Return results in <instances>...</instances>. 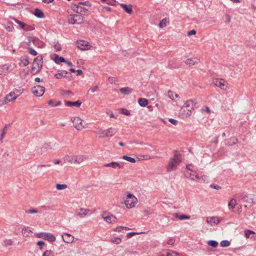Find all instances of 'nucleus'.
Segmentation results:
<instances>
[{"label": "nucleus", "instance_id": "e2e57ef3", "mask_svg": "<svg viewBox=\"0 0 256 256\" xmlns=\"http://www.w3.org/2000/svg\"><path fill=\"white\" fill-rule=\"evenodd\" d=\"M138 233L134 232H130L126 234V237L128 238H130L131 237L133 236H134L136 235Z\"/></svg>", "mask_w": 256, "mask_h": 256}, {"label": "nucleus", "instance_id": "8fccbe9b", "mask_svg": "<svg viewBox=\"0 0 256 256\" xmlns=\"http://www.w3.org/2000/svg\"><path fill=\"white\" fill-rule=\"evenodd\" d=\"M25 212L28 214H37L38 213V210L36 209L31 208L26 210Z\"/></svg>", "mask_w": 256, "mask_h": 256}, {"label": "nucleus", "instance_id": "5fc2aeb1", "mask_svg": "<svg viewBox=\"0 0 256 256\" xmlns=\"http://www.w3.org/2000/svg\"><path fill=\"white\" fill-rule=\"evenodd\" d=\"M28 52L32 55L34 56H36L38 54L37 52L31 48H28Z\"/></svg>", "mask_w": 256, "mask_h": 256}, {"label": "nucleus", "instance_id": "bf43d9fd", "mask_svg": "<svg viewBox=\"0 0 256 256\" xmlns=\"http://www.w3.org/2000/svg\"><path fill=\"white\" fill-rule=\"evenodd\" d=\"M62 95H69L70 94H73L72 92L70 90H62Z\"/></svg>", "mask_w": 256, "mask_h": 256}, {"label": "nucleus", "instance_id": "2eb2a0df", "mask_svg": "<svg viewBox=\"0 0 256 256\" xmlns=\"http://www.w3.org/2000/svg\"><path fill=\"white\" fill-rule=\"evenodd\" d=\"M206 222L208 224L212 226L217 224L220 222V220H218V218L212 216L210 218H206Z\"/></svg>", "mask_w": 256, "mask_h": 256}, {"label": "nucleus", "instance_id": "69168bd1", "mask_svg": "<svg viewBox=\"0 0 256 256\" xmlns=\"http://www.w3.org/2000/svg\"><path fill=\"white\" fill-rule=\"evenodd\" d=\"M23 30H25L26 31L32 30H34V28L31 26H26V27H24V29H23Z\"/></svg>", "mask_w": 256, "mask_h": 256}, {"label": "nucleus", "instance_id": "f257e3e1", "mask_svg": "<svg viewBox=\"0 0 256 256\" xmlns=\"http://www.w3.org/2000/svg\"><path fill=\"white\" fill-rule=\"evenodd\" d=\"M181 162V155L176 152L172 158H171L168 163L166 170L168 172L175 170Z\"/></svg>", "mask_w": 256, "mask_h": 256}, {"label": "nucleus", "instance_id": "4468645a", "mask_svg": "<svg viewBox=\"0 0 256 256\" xmlns=\"http://www.w3.org/2000/svg\"><path fill=\"white\" fill-rule=\"evenodd\" d=\"M90 212V210L87 208H80L78 210H76V214L80 218H84Z\"/></svg>", "mask_w": 256, "mask_h": 256}, {"label": "nucleus", "instance_id": "a18cd8bd", "mask_svg": "<svg viewBox=\"0 0 256 256\" xmlns=\"http://www.w3.org/2000/svg\"><path fill=\"white\" fill-rule=\"evenodd\" d=\"M122 159L128 161L132 163L136 162V160L134 158L128 156H122Z\"/></svg>", "mask_w": 256, "mask_h": 256}, {"label": "nucleus", "instance_id": "864d4df0", "mask_svg": "<svg viewBox=\"0 0 256 256\" xmlns=\"http://www.w3.org/2000/svg\"><path fill=\"white\" fill-rule=\"evenodd\" d=\"M12 244V242L11 240H6L3 242V246H11Z\"/></svg>", "mask_w": 256, "mask_h": 256}, {"label": "nucleus", "instance_id": "393cba45", "mask_svg": "<svg viewBox=\"0 0 256 256\" xmlns=\"http://www.w3.org/2000/svg\"><path fill=\"white\" fill-rule=\"evenodd\" d=\"M8 124L6 125L4 127V128L1 130V133H0V144L3 143V142H4L3 140L5 136V134L7 132V130H8L7 128H8Z\"/></svg>", "mask_w": 256, "mask_h": 256}, {"label": "nucleus", "instance_id": "09e8293b", "mask_svg": "<svg viewBox=\"0 0 256 256\" xmlns=\"http://www.w3.org/2000/svg\"><path fill=\"white\" fill-rule=\"evenodd\" d=\"M110 241L113 243H115L116 244H119L121 242L122 240L118 237H114V238H112Z\"/></svg>", "mask_w": 256, "mask_h": 256}, {"label": "nucleus", "instance_id": "a878e982", "mask_svg": "<svg viewBox=\"0 0 256 256\" xmlns=\"http://www.w3.org/2000/svg\"><path fill=\"white\" fill-rule=\"evenodd\" d=\"M53 59L56 63L58 64L60 62H64L66 60L62 56H59L58 54H54V55Z\"/></svg>", "mask_w": 256, "mask_h": 256}, {"label": "nucleus", "instance_id": "6ab92c4d", "mask_svg": "<svg viewBox=\"0 0 256 256\" xmlns=\"http://www.w3.org/2000/svg\"><path fill=\"white\" fill-rule=\"evenodd\" d=\"M104 166L110 167L113 168H122V166H120V164L119 163H118L117 162H112L110 163L104 164Z\"/></svg>", "mask_w": 256, "mask_h": 256}, {"label": "nucleus", "instance_id": "0e129e2a", "mask_svg": "<svg viewBox=\"0 0 256 256\" xmlns=\"http://www.w3.org/2000/svg\"><path fill=\"white\" fill-rule=\"evenodd\" d=\"M54 48L57 52L60 51L61 50V47L58 44H54Z\"/></svg>", "mask_w": 256, "mask_h": 256}, {"label": "nucleus", "instance_id": "72a5a7b5", "mask_svg": "<svg viewBox=\"0 0 256 256\" xmlns=\"http://www.w3.org/2000/svg\"><path fill=\"white\" fill-rule=\"evenodd\" d=\"M238 138L235 137H232L228 140L226 144L228 146H232L237 143Z\"/></svg>", "mask_w": 256, "mask_h": 256}, {"label": "nucleus", "instance_id": "7c9ffc66", "mask_svg": "<svg viewBox=\"0 0 256 256\" xmlns=\"http://www.w3.org/2000/svg\"><path fill=\"white\" fill-rule=\"evenodd\" d=\"M162 256H178V254L174 251H163L162 252Z\"/></svg>", "mask_w": 256, "mask_h": 256}, {"label": "nucleus", "instance_id": "c9c22d12", "mask_svg": "<svg viewBox=\"0 0 256 256\" xmlns=\"http://www.w3.org/2000/svg\"><path fill=\"white\" fill-rule=\"evenodd\" d=\"M138 102L141 106H146L148 104V100L144 98H140L138 100Z\"/></svg>", "mask_w": 256, "mask_h": 256}, {"label": "nucleus", "instance_id": "f8f14e48", "mask_svg": "<svg viewBox=\"0 0 256 256\" xmlns=\"http://www.w3.org/2000/svg\"><path fill=\"white\" fill-rule=\"evenodd\" d=\"M63 240L68 244L72 243L74 240V236L68 233H64L62 235Z\"/></svg>", "mask_w": 256, "mask_h": 256}, {"label": "nucleus", "instance_id": "5701e85b", "mask_svg": "<svg viewBox=\"0 0 256 256\" xmlns=\"http://www.w3.org/2000/svg\"><path fill=\"white\" fill-rule=\"evenodd\" d=\"M65 104L66 106H74L76 107H80L82 104V102L80 100H77L74 102L70 101H65Z\"/></svg>", "mask_w": 256, "mask_h": 256}, {"label": "nucleus", "instance_id": "39448f33", "mask_svg": "<svg viewBox=\"0 0 256 256\" xmlns=\"http://www.w3.org/2000/svg\"><path fill=\"white\" fill-rule=\"evenodd\" d=\"M102 218L108 223H115L117 222L116 218L108 212H104L101 214Z\"/></svg>", "mask_w": 256, "mask_h": 256}, {"label": "nucleus", "instance_id": "412c9836", "mask_svg": "<svg viewBox=\"0 0 256 256\" xmlns=\"http://www.w3.org/2000/svg\"><path fill=\"white\" fill-rule=\"evenodd\" d=\"M44 240H47L50 242H54L56 240V238L54 235L50 233L45 232L44 236Z\"/></svg>", "mask_w": 256, "mask_h": 256}, {"label": "nucleus", "instance_id": "603ef678", "mask_svg": "<svg viewBox=\"0 0 256 256\" xmlns=\"http://www.w3.org/2000/svg\"><path fill=\"white\" fill-rule=\"evenodd\" d=\"M15 22L18 24L20 28L22 29H24V27H26V24L23 22L18 20L17 19H14Z\"/></svg>", "mask_w": 256, "mask_h": 256}, {"label": "nucleus", "instance_id": "de8ad7c7", "mask_svg": "<svg viewBox=\"0 0 256 256\" xmlns=\"http://www.w3.org/2000/svg\"><path fill=\"white\" fill-rule=\"evenodd\" d=\"M68 187V186L66 184H56V188L58 190H62Z\"/></svg>", "mask_w": 256, "mask_h": 256}, {"label": "nucleus", "instance_id": "c03bdc74", "mask_svg": "<svg viewBox=\"0 0 256 256\" xmlns=\"http://www.w3.org/2000/svg\"><path fill=\"white\" fill-rule=\"evenodd\" d=\"M208 244L213 248H216L218 246V242L214 240H210L208 241Z\"/></svg>", "mask_w": 256, "mask_h": 256}, {"label": "nucleus", "instance_id": "f3484780", "mask_svg": "<svg viewBox=\"0 0 256 256\" xmlns=\"http://www.w3.org/2000/svg\"><path fill=\"white\" fill-rule=\"evenodd\" d=\"M199 62V60L196 58H190L185 61V64L190 66L197 64Z\"/></svg>", "mask_w": 256, "mask_h": 256}, {"label": "nucleus", "instance_id": "338daca9", "mask_svg": "<svg viewBox=\"0 0 256 256\" xmlns=\"http://www.w3.org/2000/svg\"><path fill=\"white\" fill-rule=\"evenodd\" d=\"M44 234H45V232H40V233H38L36 234V236L38 238H44Z\"/></svg>", "mask_w": 256, "mask_h": 256}, {"label": "nucleus", "instance_id": "13d9d810", "mask_svg": "<svg viewBox=\"0 0 256 256\" xmlns=\"http://www.w3.org/2000/svg\"><path fill=\"white\" fill-rule=\"evenodd\" d=\"M122 113L123 114L126 115V116H130V113L128 110L126 108H122Z\"/></svg>", "mask_w": 256, "mask_h": 256}, {"label": "nucleus", "instance_id": "6e6552de", "mask_svg": "<svg viewBox=\"0 0 256 256\" xmlns=\"http://www.w3.org/2000/svg\"><path fill=\"white\" fill-rule=\"evenodd\" d=\"M74 126L78 130H80L84 128L82 124V120L78 117H75L72 120Z\"/></svg>", "mask_w": 256, "mask_h": 256}, {"label": "nucleus", "instance_id": "6e6d98bb", "mask_svg": "<svg viewBox=\"0 0 256 256\" xmlns=\"http://www.w3.org/2000/svg\"><path fill=\"white\" fill-rule=\"evenodd\" d=\"M42 256H54L53 252L50 250H46L44 252Z\"/></svg>", "mask_w": 256, "mask_h": 256}, {"label": "nucleus", "instance_id": "dca6fc26", "mask_svg": "<svg viewBox=\"0 0 256 256\" xmlns=\"http://www.w3.org/2000/svg\"><path fill=\"white\" fill-rule=\"evenodd\" d=\"M196 104L194 102V101L192 100H187L182 106L186 108L188 110H190L192 112Z\"/></svg>", "mask_w": 256, "mask_h": 256}, {"label": "nucleus", "instance_id": "680f3d73", "mask_svg": "<svg viewBox=\"0 0 256 256\" xmlns=\"http://www.w3.org/2000/svg\"><path fill=\"white\" fill-rule=\"evenodd\" d=\"M8 102H9L6 100V98L4 97L3 99L0 100V106H4Z\"/></svg>", "mask_w": 256, "mask_h": 256}, {"label": "nucleus", "instance_id": "f704fd0d", "mask_svg": "<svg viewBox=\"0 0 256 256\" xmlns=\"http://www.w3.org/2000/svg\"><path fill=\"white\" fill-rule=\"evenodd\" d=\"M32 232V230L28 227H24L22 230V234L24 236H28Z\"/></svg>", "mask_w": 256, "mask_h": 256}, {"label": "nucleus", "instance_id": "cd10ccee", "mask_svg": "<svg viewBox=\"0 0 256 256\" xmlns=\"http://www.w3.org/2000/svg\"><path fill=\"white\" fill-rule=\"evenodd\" d=\"M28 40V42H27L28 46H30L31 42H32L34 45H36L40 42L39 40L35 37H29Z\"/></svg>", "mask_w": 256, "mask_h": 256}, {"label": "nucleus", "instance_id": "b1692460", "mask_svg": "<svg viewBox=\"0 0 256 256\" xmlns=\"http://www.w3.org/2000/svg\"><path fill=\"white\" fill-rule=\"evenodd\" d=\"M106 130H104L100 128H96V130L94 131V132L98 134L99 137L101 138H106Z\"/></svg>", "mask_w": 256, "mask_h": 256}, {"label": "nucleus", "instance_id": "58836bf2", "mask_svg": "<svg viewBox=\"0 0 256 256\" xmlns=\"http://www.w3.org/2000/svg\"><path fill=\"white\" fill-rule=\"evenodd\" d=\"M44 151L47 152L51 150L52 149V146L50 143H47L44 144L42 147Z\"/></svg>", "mask_w": 256, "mask_h": 256}, {"label": "nucleus", "instance_id": "4d7b16f0", "mask_svg": "<svg viewBox=\"0 0 256 256\" xmlns=\"http://www.w3.org/2000/svg\"><path fill=\"white\" fill-rule=\"evenodd\" d=\"M98 90V87L97 86H92L88 91H90L92 92H94Z\"/></svg>", "mask_w": 256, "mask_h": 256}, {"label": "nucleus", "instance_id": "052dcab7", "mask_svg": "<svg viewBox=\"0 0 256 256\" xmlns=\"http://www.w3.org/2000/svg\"><path fill=\"white\" fill-rule=\"evenodd\" d=\"M21 61L24 66H26L29 64V61L28 58H23Z\"/></svg>", "mask_w": 256, "mask_h": 256}, {"label": "nucleus", "instance_id": "a211bd4d", "mask_svg": "<svg viewBox=\"0 0 256 256\" xmlns=\"http://www.w3.org/2000/svg\"><path fill=\"white\" fill-rule=\"evenodd\" d=\"M192 112L190 110H188L185 107L182 106L181 108L180 114L183 117H187L191 114Z\"/></svg>", "mask_w": 256, "mask_h": 256}, {"label": "nucleus", "instance_id": "f03ea898", "mask_svg": "<svg viewBox=\"0 0 256 256\" xmlns=\"http://www.w3.org/2000/svg\"><path fill=\"white\" fill-rule=\"evenodd\" d=\"M126 194V199L124 200L126 206L128 208L134 207L138 202L137 198L129 192H127Z\"/></svg>", "mask_w": 256, "mask_h": 256}, {"label": "nucleus", "instance_id": "423d86ee", "mask_svg": "<svg viewBox=\"0 0 256 256\" xmlns=\"http://www.w3.org/2000/svg\"><path fill=\"white\" fill-rule=\"evenodd\" d=\"M81 4H74L71 6L72 10L78 14L82 15L86 14L88 13V10L85 8L82 7Z\"/></svg>", "mask_w": 256, "mask_h": 256}, {"label": "nucleus", "instance_id": "1a4fd4ad", "mask_svg": "<svg viewBox=\"0 0 256 256\" xmlns=\"http://www.w3.org/2000/svg\"><path fill=\"white\" fill-rule=\"evenodd\" d=\"M180 62L177 59L174 58L169 61L168 66L170 68H177L180 66Z\"/></svg>", "mask_w": 256, "mask_h": 256}, {"label": "nucleus", "instance_id": "4be33fe9", "mask_svg": "<svg viewBox=\"0 0 256 256\" xmlns=\"http://www.w3.org/2000/svg\"><path fill=\"white\" fill-rule=\"evenodd\" d=\"M17 97L18 96H16L14 92H10L5 96L6 100L8 102L14 101Z\"/></svg>", "mask_w": 256, "mask_h": 256}, {"label": "nucleus", "instance_id": "2f4dec72", "mask_svg": "<svg viewBox=\"0 0 256 256\" xmlns=\"http://www.w3.org/2000/svg\"><path fill=\"white\" fill-rule=\"evenodd\" d=\"M34 14L38 18H43L44 16L43 12L38 8L35 9Z\"/></svg>", "mask_w": 256, "mask_h": 256}, {"label": "nucleus", "instance_id": "bb28decb", "mask_svg": "<svg viewBox=\"0 0 256 256\" xmlns=\"http://www.w3.org/2000/svg\"><path fill=\"white\" fill-rule=\"evenodd\" d=\"M68 72L66 70H60L54 75V77L58 79H61L62 77H66Z\"/></svg>", "mask_w": 256, "mask_h": 256}, {"label": "nucleus", "instance_id": "20e7f679", "mask_svg": "<svg viewBox=\"0 0 256 256\" xmlns=\"http://www.w3.org/2000/svg\"><path fill=\"white\" fill-rule=\"evenodd\" d=\"M42 58L41 56H38L34 60L33 66L32 68V71L33 74H38L42 68Z\"/></svg>", "mask_w": 256, "mask_h": 256}, {"label": "nucleus", "instance_id": "c756f323", "mask_svg": "<svg viewBox=\"0 0 256 256\" xmlns=\"http://www.w3.org/2000/svg\"><path fill=\"white\" fill-rule=\"evenodd\" d=\"M121 6L123 8V9L128 14H131L132 12V6L131 4H121Z\"/></svg>", "mask_w": 256, "mask_h": 256}, {"label": "nucleus", "instance_id": "79ce46f5", "mask_svg": "<svg viewBox=\"0 0 256 256\" xmlns=\"http://www.w3.org/2000/svg\"><path fill=\"white\" fill-rule=\"evenodd\" d=\"M68 22L70 24H76L75 14H70L68 17Z\"/></svg>", "mask_w": 256, "mask_h": 256}, {"label": "nucleus", "instance_id": "774afa93", "mask_svg": "<svg viewBox=\"0 0 256 256\" xmlns=\"http://www.w3.org/2000/svg\"><path fill=\"white\" fill-rule=\"evenodd\" d=\"M210 188L216 189V190H220V186L218 184H212L210 186Z\"/></svg>", "mask_w": 256, "mask_h": 256}, {"label": "nucleus", "instance_id": "c85d7f7f", "mask_svg": "<svg viewBox=\"0 0 256 256\" xmlns=\"http://www.w3.org/2000/svg\"><path fill=\"white\" fill-rule=\"evenodd\" d=\"M122 94L128 95L132 92V90L128 87L122 88L120 90Z\"/></svg>", "mask_w": 256, "mask_h": 256}, {"label": "nucleus", "instance_id": "7ed1b4c3", "mask_svg": "<svg viewBox=\"0 0 256 256\" xmlns=\"http://www.w3.org/2000/svg\"><path fill=\"white\" fill-rule=\"evenodd\" d=\"M212 82L214 85L222 90H227L230 88L228 83L222 78H213Z\"/></svg>", "mask_w": 256, "mask_h": 256}, {"label": "nucleus", "instance_id": "aec40b11", "mask_svg": "<svg viewBox=\"0 0 256 256\" xmlns=\"http://www.w3.org/2000/svg\"><path fill=\"white\" fill-rule=\"evenodd\" d=\"M106 137H112L116 134L117 130L116 128L111 127L106 130Z\"/></svg>", "mask_w": 256, "mask_h": 256}, {"label": "nucleus", "instance_id": "e433bc0d", "mask_svg": "<svg viewBox=\"0 0 256 256\" xmlns=\"http://www.w3.org/2000/svg\"><path fill=\"white\" fill-rule=\"evenodd\" d=\"M236 204V201L235 199L232 198V200H230L228 204L229 209L230 210H232L235 208Z\"/></svg>", "mask_w": 256, "mask_h": 256}, {"label": "nucleus", "instance_id": "37998d69", "mask_svg": "<svg viewBox=\"0 0 256 256\" xmlns=\"http://www.w3.org/2000/svg\"><path fill=\"white\" fill-rule=\"evenodd\" d=\"M123 230H129L130 228L128 227L120 226H118L116 228H114V231L116 232H122Z\"/></svg>", "mask_w": 256, "mask_h": 256}, {"label": "nucleus", "instance_id": "ddd939ff", "mask_svg": "<svg viewBox=\"0 0 256 256\" xmlns=\"http://www.w3.org/2000/svg\"><path fill=\"white\" fill-rule=\"evenodd\" d=\"M86 159V156H76L72 158V162L80 164Z\"/></svg>", "mask_w": 256, "mask_h": 256}, {"label": "nucleus", "instance_id": "473e14b6", "mask_svg": "<svg viewBox=\"0 0 256 256\" xmlns=\"http://www.w3.org/2000/svg\"><path fill=\"white\" fill-rule=\"evenodd\" d=\"M84 16L82 14H75L76 24H80L84 22Z\"/></svg>", "mask_w": 256, "mask_h": 256}, {"label": "nucleus", "instance_id": "a19ab883", "mask_svg": "<svg viewBox=\"0 0 256 256\" xmlns=\"http://www.w3.org/2000/svg\"><path fill=\"white\" fill-rule=\"evenodd\" d=\"M174 216L176 218H178L179 220H182L184 219H190V216H186L185 214H182L181 216H179V214L177 213L174 214Z\"/></svg>", "mask_w": 256, "mask_h": 256}, {"label": "nucleus", "instance_id": "0eeeda50", "mask_svg": "<svg viewBox=\"0 0 256 256\" xmlns=\"http://www.w3.org/2000/svg\"><path fill=\"white\" fill-rule=\"evenodd\" d=\"M45 91V88L40 85L34 86L32 88V93L36 96H42Z\"/></svg>", "mask_w": 256, "mask_h": 256}, {"label": "nucleus", "instance_id": "9d476101", "mask_svg": "<svg viewBox=\"0 0 256 256\" xmlns=\"http://www.w3.org/2000/svg\"><path fill=\"white\" fill-rule=\"evenodd\" d=\"M184 176L186 178H190L192 180L200 181L201 180V178L198 176L196 172H194V174H192L190 172H186L184 173Z\"/></svg>", "mask_w": 256, "mask_h": 256}, {"label": "nucleus", "instance_id": "4c0bfd02", "mask_svg": "<svg viewBox=\"0 0 256 256\" xmlns=\"http://www.w3.org/2000/svg\"><path fill=\"white\" fill-rule=\"evenodd\" d=\"M169 21L168 18H163L159 24V26L160 28H162L167 26L168 23Z\"/></svg>", "mask_w": 256, "mask_h": 256}, {"label": "nucleus", "instance_id": "9b49d317", "mask_svg": "<svg viewBox=\"0 0 256 256\" xmlns=\"http://www.w3.org/2000/svg\"><path fill=\"white\" fill-rule=\"evenodd\" d=\"M76 44L78 48L81 50H88L89 46L88 42L84 40L77 41Z\"/></svg>", "mask_w": 256, "mask_h": 256}, {"label": "nucleus", "instance_id": "ea45409f", "mask_svg": "<svg viewBox=\"0 0 256 256\" xmlns=\"http://www.w3.org/2000/svg\"><path fill=\"white\" fill-rule=\"evenodd\" d=\"M168 96L172 100H174V98H178L179 97V96L178 94L172 92L170 90H169L168 91Z\"/></svg>", "mask_w": 256, "mask_h": 256}, {"label": "nucleus", "instance_id": "49530a36", "mask_svg": "<svg viewBox=\"0 0 256 256\" xmlns=\"http://www.w3.org/2000/svg\"><path fill=\"white\" fill-rule=\"evenodd\" d=\"M230 243L227 240H223L220 242V245L222 247H227L230 245Z\"/></svg>", "mask_w": 256, "mask_h": 256}, {"label": "nucleus", "instance_id": "3c124183", "mask_svg": "<svg viewBox=\"0 0 256 256\" xmlns=\"http://www.w3.org/2000/svg\"><path fill=\"white\" fill-rule=\"evenodd\" d=\"M255 232L252 231V230H246L244 231V236L246 238H249L250 236V235L251 234H254Z\"/></svg>", "mask_w": 256, "mask_h": 256}]
</instances>
